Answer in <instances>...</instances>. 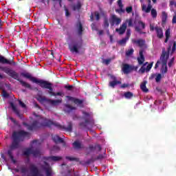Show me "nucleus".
I'll return each instance as SVG.
<instances>
[{"label": "nucleus", "mask_w": 176, "mask_h": 176, "mask_svg": "<svg viewBox=\"0 0 176 176\" xmlns=\"http://www.w3.org/2000/svg\"><path fill=\"white\" fill-rule=\"evenodd\" d=\"M96 162V160L94 157H91V159L88 160L86 162L85 164H91V163H94Z\"/></svg>", "instance_id": "79ce46f5"}, {"label": "nucleus", "mask_w": 176, "mask_h": 176, "mask_svg": "<svg viewBox=\"0 0 176 176\" xmlns=\"http://www.w3.org/2000/svg\"><path fill=\"white\" fill-rule=\"evenodd\" d=\"M150 31H155V28L152 24H150Z\"/></svg>", "instance_id": "338daca9"}, {"label": "nucleus", "mask_w": 176, "mask_h": 176, "mask_svg": "<svg viewBox=\"0 0 176 176\" xmlns=\"http://www.w3.org/2000/svg\"><path fill=\"white\" fill-rule=\"evenodd\" d=\"M52 140L55 144H64V140L57 135H54Z\"/></svg>", "instance_id": "5701e85b"}, {"label": "nucleus", "mask_w": 176, "mask_h": 176, "mask_svg": "<svg viewBox=\"0 0 176 176\" xmlns=\"http://www.w3.org/2000/svg\"><path fill=\"white\" fill-rule=\"evenodd\" d=\"M43 164L44 165H41V168L44 170L45 172V175L46 176H52L53 175V168L47 163V162H60V160H63V157L60 156H49V157H43Z\"/></svg>", "instance_id": "423d86ee"}, {"label": "nucleus", "mask_w": 176, "mask_h": 176, "mask_svg": "<svg viewBox=\"0 0 176 176\" xmlns=\"http://www.w3.org/2000/svg\"><path fill=\"white\" fill-rule=\"evenodd\" d=\"M108 27H109V22H108V18L107 16H104L103 28H104V30H107Z\"/></svg>", "instance_id": "2f4dec72"}, {"label": "nucleus", "mask_w": 176, "mask_h": 176, "mask_svg": "<svg viewBox=\"0 0 176 176\" xmlns=\"http://www.w3.org/2000/svg\"><path fill=\"white\" fill-rule=\"evenodd\" d=\"M132 69H133V67L130 66V65H127V64L123 65L122 68V70L124 72V74H130Z\"/></svg>", "instance_id": "412c9836"}, {"label": "nucleus", "mask_w": 176, "mask_h": 176, "mask_svg": "<svg viewBox=\"0 0 176 176\" xmlns=\"http://www.w3.org/2000/svg\"><path fill=\"white\" fill-rule=\"evenodd\" d=\"M152 67H153V62H152L151 63H150L146 67V72H149L152 69Z\"/></svg>", "instance_id": "ea45409f"}, {"label": "nucleus", "mask_w": 176, "mask_h": 176, "mask_svg": "<svg viewBox=\"0 0 176 176\" xmlns=\"http://www.w3.org/2000/svg\"><path fill=\"white\" fill-rule=\"evenodd\" d=\"M139 26L142 27L143 29L145 28V23L142 21H139Z\"/></svg>", "instance_id": "680f3d73"}, {"label": "nucleus", "mask_w": 176, "mask_h": 176, "mask_svg": "<svg viewBox=\"0 0 176 176\" xmlns=\"http://www.w3.org/2000/svg\"><path fill=\"white\" fill-rule=\"evenodd\" d=\"M38 101H39V102H49V99L46 98V97L45 96H38L37 98Z\"/></svg>", "instance_id": "7c9ffc66"}, {"label": "nucleus", "mask_w": 176, "mask_h": 176, "mask_svg": "<svg viewBox=\"0 0 176 176\" xmlns=\"http://www.w3.org/2000/svg\"><path fill=\"white\" fill-rule=\"evenodd\" d=\"M23 125L27 127L28 130L32 131V130H36V129H41V127H52V126H55L59 130H63V131H68L69 133H72V122H67V127L64 125L60 124L58 122H54L50 120H47L43 117H41L39 119L33 121L32 124H28L27 122H23Z\"/></svg>", "instance_id": "f257e3e1"}, {"label": "nucleus", "mask_w": 176, "mask_h": 176, "mask_svg": "<svg viewBox=\"0 0 176 176\" xmlns=\"http://www.w3.org/2000/svg\"><path fill=\"white\" fill-rule=\"evenodd\" d=\"M65 16H66V17H69V16H70V13H69V10H68V9L67 8H65Z\"/></svg>", "instance_id": "052dcab7"}, {"label": "nucleus", "mask_w": 176, "mask_h": 176, "mask_svg": "<svg viewBox=\"0 0 176 176\" xmlns=\"http://www.w3.org/2000/svg\"><path fill=\"white\" fill-rule=\"evenodd\" d=\"M20 170H21V173L22 174H25V173H27V171H28V169H27V168H26V167H24V166L21 167V168H20Z\"/></svg>", "instance_id": "09e8293b"}, {"label": "nucleus", "mask_w": 176, "mask_h": 176, "mask_svg": "<svg viewBox=\"0 0 176 176\" xmlns=\"http://www.w3.org/2000/svg\"><path fill=\"white\" fill-rule=\"evenodd\" d=\"M129 40V38H127L126 37L122 38V40H120L118 41V43L120 45H126V43L127 42V41Z\"/></svg>", "instance_id": "c9c22d12"}, {"label": "nucleus", "mask_w": 176, "mask_h": 176, "mask_svg": "<svg viewBox=\"0 0 176 176\" xmlns=\"http://www.w3.org/2000/svg\"><path fill=\"white\" fill-rule=\"evenodd\" d=\"M10 107L13 112L16 115V116H19L20 119H23V115L20 113V110L17 109V107L14 105L13 102L10 103Z\"/></svg>", "instance_id": "4468645a"}, {"label": "nucleus", "mask_w": 176, "mask_h": 176, "mask_svg": "<svg viewBox=\"0 0 176 176\" xmlns=\"http://www.w3.org/2000/svg\"><path fill=\"white\" fill-rule=\"evenodd\" d=\"M65 107L66 112H68V113L71 112V111H74V110L76 109V107H74L71 106L70 104H65Z\"/></svg>", "instance_id": "c756f323"}, {"label": "nucleus", "mask_w": 176, "mask_h": 176, "mask_svg": "<svg viewBox=\"0 0 176 176\" xmlns=\"http://www.w3.org/2000/svg\"><path fill=\"white\" fill-rule=\"evenodd\" d=\"M124 96L125 97V98L130 99V98H131V97H133V93L129 92V91L126 92V93H124Z\"/></svg>", "instance_id": "e433bc0d"}, {"label": "nucleus", "mask_w": 176, "mask_h": 176, "mask_svg": "<svg viewBox=\"0 0 176 176\" xmlns=\"http://www.w3.org/2000/svg\"><path fill=\"white\" fill-rule=\"evenodd\" d=\"M126 29H127L126 23H123L119 29H116V31L118 32L120 35H123V34L126 32Z\"/></svg>", "instance_id": "a211bd4d"}, {"label": "nucleus", "mask_w": 176, "mask_h": 176, "mask_svg": "<svg viewBox=\"0 0 176 176\" xmlns=\"http://www.w3.org/2000/svg\"><path fill=\"white\" fill-rule=\"evenodd\" d=\"M171 47H169L168 49V52H166V49L162 50V53L161 54L160 60H157L155 65V69L159 68V65L162 64V67L160 69V72L164 75V74H167V60H168V57H170V50Z\"/></svg>", "instance_id": "39448f33"}, {"label": "nucleus", "mask_w": 176, "mask_h": 176, "mask_svg": "<svg viewBox=\"0 0 176 176\" xmlns=\"http://www.w3.org/2000/svg\"><path fill=\"white\" fill-rule=\"evenodd\" d=\"M30 173L32 174V175L29 174V175H28V176H38V175H39V169L34 164H31L30 166Z\"/></svg>", "instance_id": "9b49d317"}, {"label": "nucleus", "mask_w": 176, "mask_h": 176, "mask_svg": "<svg viewBox=\"0 0 176 176\" xmlns=\"http://www.w3.org/2000/svg\"><path fill=\"white\" fill-rule=\"evenodd\" d=\"M111 25H119V24L122 23V19H120V18H118L116 15H111Z\"/></svg>", "instance_id": "f8f14e48"}, {"label": "nucleus", "mask_w": 176, "mask_h": 176, "mask_svg": "<svg viewBox=\"0 0 176 176\" xmlns=\"http://www.w3.org/2000/svg\"><path fill=\"white\" fill-rule=\"evenodd\" d=\"M25 137H30V133L25 131H14L12 133V142L10 146V149L7 152V154L14 164H16V160H14V157L13 156V151L19 148L20 142H21V141H24Z\"/></svg>", "instance_id": "7ed1b4c3"}, {"label": "nucleus", "mask_w": 176, "mask_h": 176, "mask_svg": "<svg viewBox=\"0 0 176 176\" xmlns=\"http://www.w3.org/2000/svg\"><path fill=\"white\" fill-rule=\"evenodd\" d=\"M142 3V10L143 12H145V13H149L151 12V10L152 9V1L151 0H147L148 6H146L144 3V0H140Z\"/></svg>", "instance_id": "9d476101"}, {"label": "nucleus", "mask_w": 176, "mask_h": 176, "mask_svg": "<svg viewBox=\"0 0 176 176\" xmlns=\"http://www.w3.org/2000/svg\"><path fill=\"white\" fill-rule=\"evenodd\" d=\"M94 16L96 19V21H98V20H100V13H98V12H95Z\"/></svg>", "instance_id": "6e6d98bb"}, {"label": "nucleus", "mask_w": 176, "mask_h": 176, "mask_svg": "<svg viewBox=\"0 0 176 176\" xmlns=\"http://www.w3.org/2000/svg\"><path fill=\"white\" fill-rule=\"evenodd\" d=\"M61 102H63V99H58V100L48 99V104H51V105H58V104H61Z\"/></svg>", "instance_id": "b1692460"}, {"label": "nucleus", "mask_w": 176, "mask_h": 176, "mask_svg": "<svg viewBox=\"0 0 176 176\" xmlns=\"http://www.w3.org/2000/svg\"><path fill=\"white\" fill-rule=\"evenodd\" d=\"M118 12L119 13H124V12H126V10L123 9V8H120Z\"/></svg>", "instance_id": "0e129e2a"}, {"label": "nucleus", "mask_w": 176, "mask_h": 176, "mask_svg": "<svg viewBox=\"0 0 176 176\" xmlns=\"http://www.w3.org/2000/svg\"><path fill=\"white\" fill-rule=\"evenodd\" d=\"M103 158H104V155L100 154L97 157L95 158V161L96 160H102Z\"/></svg>", "instance_id": "5fc2aeb1"}, {"label": "nucleus", "mask_w": 176, "mask_h": 176, "mask_svg": "<svg viewBox=\"0 0 176 176\" xmlns=\"http://www.w3.org/2000/svg\"><path fill=\"white\" fill-rule=\"evenodd\" d=\"M118 6L119 8H123V3L122 2V0L118 1Z\"/></svg>", "instance_id": "4d7b16f0"}, {"label": "nucleus", "mask_w": 176, "mask_h": 176, "mask_svg": "<svg viewBox=\"0 0 176 176\" xmlns=\"http://www.w3.org/2000/svg\"><path fill=\"white\" fill-rule=\"evenodd\" d=\"M83 47V40L74 41L69 44V50L71 53H79V50Z\"/></svg>", "instance_id": "6e6552de"}, {"label": "nucleus", "mask_w": 176, "mask_h": 176, "mask_svg": "<svg viewBox=\"0 0 176 176\" xmlns=\"http://www.w3.org/2000/svg\"><path fill=\"white\" fill-rule=\"evenodd\" d=\"M72 10H74V12L78 10H80V9L82 8V3H80V1H78L76 4H74L72 6Z\"/></svg>", "instance_id": "393cba45"}, {"label": "nucleus", "mask_w": 176, "mask_h": 176, "mask_svg": "<svg viewBox=\"0 0 176 176\" xmlns=\"http://www.w3.org/2000/svg\"><path fill=\"white\" fill-rule=\"evenodd\" d=\"M121 89H126V87H129V84H122L121 86H120Z\"/></svg>", "instance_id": "e2e57ef3"}, {"label": "nucleus", "mask_w": 176, "mask_h": 176, "mask_svg": "<svg viewBox=\"0 0 176 176\" xmlns=\"http://www.w3.org/2000/svg\"><path fill=\"white\" fill-rule=\"evenodd\" d=\"M66 159L67 160H69L70 162H74V161L78 162L79 160V159L78 158L71 157H66Z\"/></svg>", "instance_id": "a18cd8bd"}, {"label": "nucleus", "mask_w": 176, "mask_h": 176, "mask_svg": "<svg viewBox=\"0 0 176 176\" xmlns=\"http://www.w3.org/2000/svg\"><path fill=\"white\" fill-rule=\"evenodd\" d=\"M173 45L172 47V52H171V54H173V53H174L176 50V42L175 41H173Z\"/></svg>", "instance_id": "603ef678"}, {"label": "nucleus", "mask_w": 176, "mask_h": 176, "mask_svg": "<svg viewBox=\"0 0 176 176\" xmlns=\"http://www.w3.org/2000/svg\"><path fill=\"white\" fill-rule=\"evenodd\" d=\"M91 29L94 31H97V25H96V23H92L91 25Z\"/></svg>", "instance_id": "13d9d810"}, {"label": "nucleus", "mask_w": 176, "mask_h": 176, "mask_svg": "<svg viewBox=\"0 0 176 176\" xmlns=\"http://www.w3.org/2000/svg\"><path fill=\"white\" fill-rule=\"evenodd\" d=\"M151 13L153 19H156L157 17V11L155 8L151 10Z\"/></svg>", "instance_id": "72a5a7b5"}, {"label": "nucleus", "mask_w": 176, "mask_h": 176, "mask_svg": "<svg viewBox=\"0 0 176 176\" xmlns=\"http://www.w3.org/2000/svg\"><path fill=\"white\" fill-rule=\"evenodd\" d=\"M0 71L5 72V74L8 75V76H10V78H12V79H14L15 80H17L18 82H19V83L23 87H25L26 89H30V90H32V87H31V85L20 79V74H19V73H17L16 71L10 69V67L8 66L0 65ZM0 79H5V76H3V74L1 73H0Z\"/></svg>", "instance_id": "20e7f679"}, {"label": "nucleus", "mask_w": 176, "mask_h": 176, "mask_svg": "<svg viewBox=\"0 0 176 176\" xmlns=\"http://www.w3.org/2000/svg\"><path fill=\"white\" fill-rule=\"evenodd\" d=\"M124 23H126V26L128 24L129 27H133V19H126L125 21V22H124Z\"/></svg>", "instance_id": "4c0bfd02"}, {"label": "nucleus", "mask_w": 176, "mask_h": 176, "mask_svg": "<svg viewBox=\"0 0 176 176\" xmlns=\"http://www.w3.org/2000/svg\"><path fill=\"white\" fill-rule=\"evenodd\" d=\"M32 155H33L34 157H38V156H41V151H39L38 148H36L35 150L32 148Z\"/></svg>", "instance_id": "c85d7f7f"}, {"label": "nucleus", "mask_w": 176, "mask_h": 176, "mask_svg": "<svg viewBox=\"0 0 176 176\" xmlns=\"http://www.w3.org/2000/svg\"><path fill=\"white\" fill-rule=\"evenodd\" d=\"M111 87H116V86H118V85H120L122 83V81L118 80L116 78V76L113 75L111 76Z\"/></svg>", "instance_id": "ddd939ff"}, {"label": "nucleus", "mask_w": 176, "mask_h": 176, "mask_svg": "<svg viewBox=\"0 0 176 176\" xmlns=\"http://www.w3.org/2000/svg\"><path fill=\"white\" fill-rule=\"evenodd\" d=\"M67 97H69V98H72V101L73 102H74V104H76V105H79V107H80L81 108H83V100L72 98L71 96Z\"/></svg>", "instance_id": "4be33fe9"}, {"label": "nucleus", "mask_w": 176, "mask_h": 176, "mask_svg": "<svg viewBox=\"0 0 176 176\" xmlns=\"http://www.w3.org/2000/svg\"><path fill=\"white\" fill-rule=\"evenodd\" d=\"M82 119L85 122H80L79 126L81 129H87L90 130L94 126V120L93 119V115L91 113H87L85 111H82Z\"/></svg>", "instance_id": "0eeeda50"}, {"label": "nucleus", "mask_w": 176, "mask_h": 176, "mask_svg": "<svg viewBox=\"0 0 176 176\" xmlns=\"http://www.w3.org/2000/svg\"><path fill=\"white\" fill-rule=\"evenodd\" d=\"M65 89H66L69 91H71L72 90V89H74V86H72V85H65Z\"/></svg>", "instance_id": "864d4df0"}, {"label": "nucleus", "mask_w": 176, "mask_h": 176, "mask_svg": "<svg viewBox=\"0 0 176 176\" xmlns=\"http://www.w3.org/2000/svg\"><path fill=\"white\" fill-rule=\"evenodd\" d=\"M175 60V58H172L168 63V67H173V64H174V60Z\"/></svg>", "instance_id": "49530a36"}, {"label": "nucleus", "mask_w": 176, "mask_h": 176, "mask_svg": "<svg viewBox=\"0 0 176 176\" xmlns=\"http://www.w3.org/2000/svg\"><path fill=\"white\" fill-rule=\"evenodd\" d=\"M155 31L157 34V38H159L160 39H162L163 38L164 34H163V29L159 26H155Z\"/></svg>", "instance_id": "6ab92c4d"}, {"label": "nucleus", "mask_w": 176, "mask_h": 176, "mask_svg": "<svg viewBox=\"0 0 176 176\" xmlns=\"http://www.w3.org/2000/svg\"><path fill=\"white\" fill-rule=\"evenodd\" d=\"M85 151H86L87 155H90V153H91V152H94V151H96V146L90 144L88 148H85Z\"/></svg>", "instance_id": "a878e982"}, {"label": "nucleus", "mask_w": 176, "mask_h": 176, "mask_svg": "<svg viewBox=\"0 0 176 176\" xmlns=\"http://www.w3.org/2000/svg\"><path fill=\"white\" fill-rule=\"evenodd\" d=\"M2 96L4 97V98H9L10 95L5 89H3L2 91Z\"/></svg>", "instance_id": "a19ab883"}, {"label": "nucleus", "mask_w": 176, "mask_h": 176, "mask_svg": "<svg viewBox=\"0 0 176 176\" xmlns=\"http://www.w3.org/2000/svg\"><path fill=\"white\" fill-rule=\"evenodd\" d=\"M95 148H96H96L98 149V151H101V146L100 145V144H98V145H96V146H95Z\"/></svg>", "instance_id": "774afa93"}, {"label": "nucleus", "mask_w": 176, "mask_h": 176, "mask_svg": "<svg viewBox=\"0 0 176 176\" xmlns=\"http://www.w3.org/2000/svg\"><path fill=\"white\" fill-rule=\"evenodd\" d=\"M102 64H104V65H109V64L111 63V58H109V59L102 58Z\"/></svg>", "instance_id": "58836bf2"}, {"label": "nucleus", "mask_w": 176, "mask_h": 176, "mask_svg": "<svg viewBox=\"0 0 176 176\" xmlns=\"http://www.w3.org/2000/svg\"><path fill=\"white\" fill-rule=\"evenodd\" d=\"M162 23H166L167 21V13H166V12H162Z\"/></svg>", "instance_id": "f704fd0d"}, {"label": "nucleus", "mask_w": 176, "mask_h": 176, "mask_svg": "<svg viewBox=\"0 0 176 176\" xmlns=\"http://www.w3.org/2000/svg\"><path fill=\"white\" fill-rule=\"evenodd\" d=\"M126 12L128 14L131 13L133 12V7H131V6L126 7Z\"/></svg>", "instance_id": "8fccbe9b"}, {"label": "nucleus", "mask_w": 176, "mask_h": 176, "mask_svg": "<svg viewBox=\"0 0 176 176\" xmlns=\"http://www.w3.org/2000/svg\"><path fill=\"white\" fill-rule=\"evenodd\" d=\"M76 28H77V33L79 36H82L83 35V25H82V23L80 21H78L76 23Z\"/></svg>", "instance_id": "dca6fc26"}, {"label": "nucleus", "mask_w": 176, "mask_h": 176, "mask_svg": "<svg viewBox=\"0 0 176 176\" xmlns=\"http://www.w3.org/2000/svg\"><path fill=\"white\" fill-rule=\"evenodd\" d=\"M139 54L140 56L138 57V63L139 65H142L145 61V57L144 56V50H140Z\"/></svg>", "instance_id": "2eb2a0df"}, {"label": "nucleus", "mask_w": 176, "mask_h": 176, "mask_svg": "<svg viewBox=\"0 0 176 176\" xmlns=\"http://www.w3.org/2000/svg\"><path fill=\"white\" fill-rule=\"evenodd\" d=\"M18 102H19L20 107H21V108H23L24 109H25V108H27V105H25V103L23 102V101H21V100H19Z\"/></svg>", "instance_id": "37998d69"}, {"label": "nucleus", "mask_w": 176, "mask_h": 176, "mask_svg": "<svg viewBox=\"0 0 176 176\" xmlns=\"http://www.w3.org/2000/svg\"><path fill=\"white\" fill-rule=\"evenodd\" d=\"M166 38H170V30H166L165 32Z\"/></svg>", "instance_id": "bf43d9fd"}, {"label": "nucleus", "mask_w": 176, "mask_h": 176, "mask_svg": "<svg viewBox=\"0 0 176 176\" xmlns=\"http://www.w3.org/2000/svg\"><path fill=\"white\" fill-rule=\"evenodd\" d=\"M21 76H23L26 79H29V80H30L33 83L38 85L42 89H47L48 90L47 93L51 97H56V96L64 97V94L63 92H54V91H53V83L47 80L38 79L32 76L30 73L22 72L21 73Z\"/></svg>", "instance_id": "f03ea898"}, {"label": "nucleus", "mask_w": 176, "mask_h": 176, "mask_svg": "<svg viewBox=\"0 0 176 176\" xmlns=\"http://www.w3.org/2000/svg\"><path fill=\"white\" fill-rule=\"evenodd\" d=\"M162 80V75L160 74H158L155 78V82H159Z\"/></svg>", "instance_id": "de8ad7c7"}, {"label": "nucleus", "mask_w": 176, "mask_h": 176, "mask_svg": "<svg viewBox=\"0 0 176 176\" xmlns=\"http://www.w3.org/2000/svg\"><path fill=\"white\" fill-rule=\"evenodd\" d=\"M23 154L24 156H27V157H28V156H30V155H32V147L26 148L23 151Z\"/></svg>", "instance_id": "cd10ccee"}, {"label": "nucleus", "mask_w": 176, "mask_h": 176, "mask_svg": "<svg viewBox=\"0 0 176 176\" xmlns=\"http://www.w3.org/2000/svg\"><path fill=\"white\" fill-rule=\"evenodd\" d=\"M146 83H148V82L144 80L140 85V89L142 91H144V93H148V88H146Z\"/></svg>", "instance_id": "bb28decb"}, {"label": "nucleus", "mask_w": 176, "mask_h": 176, "mask_svg": "<svg viewBox=\"0 0 176 176\" xmlns=\"http://www.w3.org/2000/svg\"><path fill=\"white\" fill-rule=\"evenodd\" d=\"M0 64H7L8 65L16 66V62H14V58L12 57L10 59L5 58V56L0 54Z\"/></svg>", "instance_id": "1a4fd4ad"}, {"label": "nucleus", "mask_w": 176, "mask_h": 176, "mask_svg": "<svg viewBox=\"0 0 176 176\" xmlns=\"http://www.w3.org/2000/svg\"><path fill=\"white\" fill-rule=\"evenodd\" d=\"M130 35H131V30L130 29H127V30H126V36L125 38H126L127 39H129Z\"/></svg>", "instance_id": "3c124183"}, {"label": "nucleus", "mask_w": 176, "mask_h": 176, "mask_svg": "<svg viewBox=\"0 0 176 176\" xmlns=\"http://www.w3.org/2000/svg\"><path fill=\"white\" fill-rule=\"evenodd\" d=\"M132 42L135 43V45H138L140 47H145V40L144 39H133L132 40Z\"/></svg>", "instance_id": "aec40b11"}, {"label": "nucleus", "mask_w": 176, "mask_h": 176, "mask_svg": "<svg viewBox=\"0 0 176 176\" xmlns=\"http://www.w3.org/2000/svg\"><path fill=\"white\" fill-rule=\"evenodd\" d=\"M72 145L74 149L79 150V149H83V148H85V146L82 144V142L79 140L74 141Z\"/></svg>", "instance_id": "f3484780"}, {"label": "nucleus", "mask_w": 176, "mask_h": 176, "mask_svg": "<svg viewBox=\"0 0 176 176\" xmlns=\"http://www.w3.org/2000/svg\"><path fill=\"white\" fill-rule=\"evenodd\" d=\"M91 21H94V14L91 13L90 15Z\"/></svg>", "instance_id": "69168bd1"}, {"label": "nucleus", "mask_w": 176, "mask_h": 176, "mask_svg": "<svg viewBox=\"0 0 176 176\" xmlns=\"http://www.w3.org/2000/svg\"><path fill=\"white\" fill-rule=\"evenodd\" d=\"M134 53V50L133 48H131L130 50H128L126 52V56H131Z\"/></svg>", "instance_id": "c03bdc74"}, {"label": "nucleus", "mask_w": 176, "mask_h": 176, "mask_svg": "<svg viewBox=\"0 0 176 176\" xmlns=\"http://www.w3.org/2000/svg\"><path fill=\"white\" fill-rule=\"evenodd\" d=\"M146 64H148V62H146V63H144L141 68L139 70V72L140 74H144L145 71L146 72Z\"/></svg>", "instance_id": "473e14b6"}]
</instances>
